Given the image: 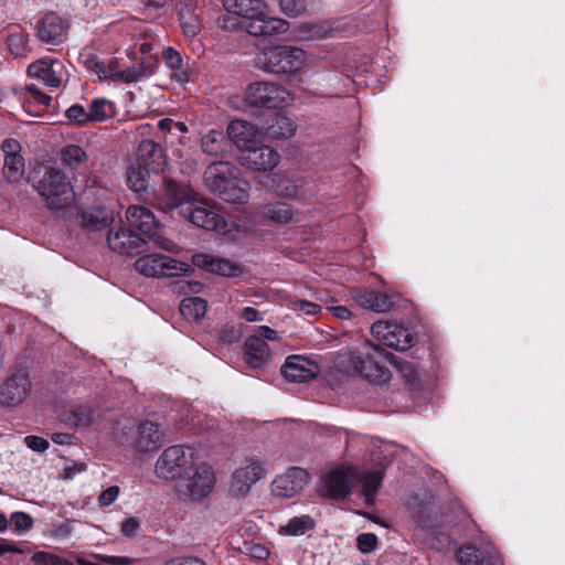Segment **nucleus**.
<instances>
[{
	"mask_svg": "<svg viewBox=\"0 0 565 565\" xmlns=\"http://www.w3.org/2000/svg\"><path fill=\"white\" fill-rule=\"evenodd\" d=\"M135 269L146 277L177 276L190 270V265L161 254H148L135 262Z\"/></svg>",
	"mask_w": 565,
	"mask_h": 565,
	"instance_id": "13",
	"label": "nucleus"
},
{
	"mask_svg": "<svg viewBox=\"0 0 565 565\" xmlns=\"http://www.w3.org/2000/svg\"><path fill=\"white\" fill-rule=\"evenodd\" d=\"M180 21L183 33L188 38L195 36L201 30V21L199 17L191 12L182 13Z\"/></svg>",
	"mask_w": 565,
	"mask_h": 565,
	"instance_id": "45",
	"label": "nucleus"
},
{
	"mask_svg": "<svg viewBox=\"0 0 565 565\" xmlns=\"http://www.w3.org/2000/svg\"><path fill=\"white\" fill-rule=\"evenodd\" d=\"M158 128L163 136L162 140L168 147L169 145H184V135L189 131L188 126L181 121H173L170 118H163L158 121Z\"/></svg>",
	"mask_w": 565,
	"mask_h": 565,
	"instance_id": "30",
	"label": "nucleus"
},
{
	"mask_svg": "<svg viewBox=\"0 0 565 565\" xmlns=\"http://www.w3.org/2000/svg\"><path fill=\"white\" fill-rule=\"evenodd\" d=\"M259 60L267 72L291 73L302 67L306 52L296 46H276L264 52Z\"/></svg>",
	"mask_w": 565,
	"mask_h": 565,
	"instance_id": "12",
	"label": "nucleus"
},
{
	"mask_svg": "<svg viewBox=\"0 0 565 565\" xmlns=\"http://www.w3.org/2000/svg\"><path fill=\"white\" fill-rule=\"evenodd\" d=\"M246 100L255 106L282 108L291 100V95L282 86L270 82H256L249 85Z\"/></svg>",
	"mask_w": 565,
	"mask_h": 565,
	"instance_id": "14",
	"label": "nucleus"
},
{
	"mask_svg": "<svg viewBox=\"0 0 565 565\" xmlns=\"http://www.w3.org/2000/svg\"><path fill=\"white\" fill-rule=\"evenodd\" d=\"M241 316L248 322L262 321L263 316L256 309L246 307L242 310Z\"/></svg>",
	"mask_w": 565,
	"mask_h": 565,
	"instance_id": "62",
	"label": "nucleus"
},
{
	"mask_svg": "<svg viewBox=\"0 0 565 565\" xmlns=\"http://www.w3.org/2000/svg\"><path fill=\"white\" fill-rule=\"evenodd\" d=\"M227 135L239 153L259 141L257 128L245 120H233L227 127Z\"/></svg>",
	"mask_w": 565,
	"mask_h": 565,
	"instance_id": "25",
	"label": "nucleus"
},
{
	"mask_svg": "<svg viewBox=\"0 0 565 565\" xmlns=\"http://www.w3.org/2000/svg\"><path fill=\"white\" fill-rule=\"evenodd\" d=\"M11 526L19 532H26L32 529L33 520L24 512H14L10 516Z\"/></svg>",
	"mask_w": 565,
	"mask_h": 565,
	"instance_id": "48",
	"label": "nucleus"
},
{
	"mask_svg": "<svg viewBox=\"0 0 565 565\" xmlns=\"http://www.w3.org/2000/svg\"><path fill=\"white\" fill-rule=\"evenodd\" d=\"M136 162L152 173L163 171L167 166V158L162 146L152 140H142L138 147V157Z\"/></svg>",
	"mask_w": 565,
	"mask_h": 565,
	"instance_id": "23",
	"label": "nucleus"
},
{
	"mask_svg": "<svg viewBox=\"0 0 565 565\" xmlns=\"http://www.w3.org/2000/svg\"><path fill=\"white\" fill-rule=\"evenodd\" d=\"M153 73L154 68L152 65L145 64L121 70L118 65V62L111 58L108 62L103 63L98 78L111 81L115 83L129 84L139 82L145 77L151 76Z\"/></svg>",
	"mask_w": 565,
	"mask_h": 565,
	"instance_id": "17",
	"label": "nucleus"
},
{
	"mask_svg": "<svg viewBox=\"0 0 565 565\" xmlns=\"http://www.w3.org/2000/svg\"><path fill=\"white\" fill-rule=\"evenodd\" d=\"M192 263L198 268L224 277H236L242 273V268L230 259L215 257L206 253L194 254Z\"/></svg>",
	"mask_w": 565,
	"mask_h": 565,
	"instance_id": "22",
	"label": "nucleus"
},
{
	"mask_svg": "<svg viewBox=\"0 0 565 565\" xmlns=\"http://www.w3.org/2000/svg\"><path fill=\"white\" fill-rule=\"evenodd\" d=\"M24 444L36 452H44L49 448V441L39 436H26Z\"/></svg>",
	"mask_w": 565,
	"mask_h": 565,
	"instance_id": "56",
	"label": "nucleus"
},
{
	"mask_svg": "<svg viewBox=\"0 0 565 565\" xmlns=\"http://www.w3.org/2000/svg\"><path fill=\"white\" fill-rule=\"evenodd\" d=\"M353 300L360 307L375 312H386L393 307V300L388 295L375 291H359Z\"/></svg>",
	"mask_w": 565,
	"mask_h": 565,
	"instance_id": "29",
	"label": "nucleus"
},
{
	"mask_svg": "<svg viewBox=\"0 0 565 565\" xmlns=\"http://www.w3.org/2000/svg\"><path fill=\"white\" fill-rule=\"evenodd\" d=\"M239 161L243 166L255 171H270L280 161L279 153L270 146L256 142L239 153Z\"/></svg>",
	"mask_w": 565,
	"mask_h": 565,
	"instance_id": "16",
	"label": "nucleus"
},
{
	"mask_svg": "<svg viewBox=\"0 0 565 565\" xmlns=\"http://www.w3.org/2000/svg\"><path fill=\"white\" fill-rule=\"evenodd\" d=\"M291 308L295 311H299L309 316H315L321 310V307L319 305L302 299L292 300Z\"/></svg>",
	"mask_w": 565,
	"mask_h": 565,
	"instance_id": "51",
	"label": "nucleus"
},
{
	"mask_svg": "<svg viewBox=\"0 0 565 565\" xmlns=\"http://www.w3.org/2000/svg\"><path fill=\"white\" fill-rule=\"evenodd\" d=\"M94 557L108 565H134L135 561L127 556H109L103 554H95Z\"/></svg>",
	"mask_w": 565,
	"mask_h": 565,
	"instance_id": "53",
	"label": "nucleus"
},
{
	"mask_svg": "<svg viewBox=\"0 0 565 565\" xmlns=\"http://www.w3.org/2000/svg\"><path fill=\"white\" fill-rule=\"evenodd\" d=\"M95 422V413L89 406H77L73 411V423L78 427H88Z\"/></svg>",
	"mask_w": 565,
	"mask_h": 565,
	"instance_id": "46",
	"label": "nucleus"
},
{
	"mask_svg": "<svg viewBox=\"0 0 565 565\" xmlns=\"http://www.w3.org/2000/svg\"><path fill=\"white\" fill-rule=\"evenodd\" d=\"M215 486V475L210 466L203 462H196L193 470L178 482L180 495L191 500L201 501L207 497Z\"/></svg>",
	"mask_w": 565,
	"mask_h": 565,
	"instance_id": "9",
	"label": "nucleus"
},
{
	"mask_svg": "<svg viewBox=\"0 0 565 565\" xmlns=\"http://www.w3.org/2000/svg\"><path fill=\"white\" fill-rule=\"evenodd\" d=\"M140 527V522L136 518H128L121 523V532L127 537H134Z\"/></svg>",
	"mask_w": 565,
	"mask_h": 565,
	"instance_id": "58",
	"label": "nucleus"
},
{
	"mask_svg": "<svg viewBox=\"0 0 565 565\" xmlns=\"http://www.w3.org/2000/svg\"><path fill=\"white\" fill-rule=\"evenodd\" d=\"M296 126L286 116H277L275 121L267 128V134L273 139H286L294 136Z\"/></svg>",
	"mask_w": 565,
	"mask_h": 565,
	"instance_id": "40",
	"label": "nucleus"
},
{
	"mask_svg": "<svg viewBox=\"0 0 565 565\" xmlns=\"http://www.w3.org/2000/svg\"><path fill=\"white\" fill-rule=\"evenodd\" d=\"M308 481V472L305 469L294 467L275 478L271 483V492L278 498H291L298 494Z\"/></svg>",
	"mask_w": 565,
	"mask_h": 565,
	"instance_id": "19",
	"label": "nucleus"
},
{
	"mask_svg": "<svg viewBox=\"0 0 565 565\" xmlns=\"http://www.w3.org/2000/svg\"><path fill=\"white\" fill-rule=\"evenodd\" d=\"M382 479L381 470L359 472L350 466L335 468L323 479V494L332 499H343L355 483H361L364 501L367 505H372Z\"/></svg>",
	"mask_w": 565,
	"mask_h": 565,
	"instance_id": "3",
	"label": "nucleus"
},
{
	"mask_svg": "<svg viewBox=\"0 0 565 565\" xmlns=\"http://www.w3.org/2000/svg\"><path fill=\"white\" fill-rule=\"evenodd\" d=\"M244 347L246 363L252 369H259L269 360V347L260 337L250 335L245 341Z\"/></svg>",
	"mask_w": 565,
	"mask_h": 565,
	"instance_id": "28",
	"label": "nucleus"
},
{
	"mask_svg": "<svg viewBox=\"0 0 565 565\" xmlns=\"http://www.w3.org/2000/svg\"><path fill=\"white\" fill-rule=\"evenodd\" d=\"M156 204L162 211H178L179 215L198 227L220 234L232 232V225L223 218L214 204L199 199L191 188L172 180L164 182L157 194Z\"/></svg>",
	"mask_w": 565,
	"mask_h": 565,
	"instance_id": "1",
	"label": "nucleus"
},
{
	"mask_svg": "<svg viewBox=\"0 0 565 565\" xmlns=\"http://www.w3.org/2000/svg\"><path fill=\"white\" fill-rule=\"evenodd\" d=\"M356 545L362 553H371L377 546V537L373 533H363L356 537Z\"/></svg>",
	"mask_w": 565,
	"mask_h": 565,
	"instance_id": "50",
	"label": "nucleus"
},
{
	"mask_svg": "<svg viewBox=\"0 0 565 565\" xmlns=\"http://www.w3.org/2000/svg\"><path fill=\"white\" fill-rule=\"evenodd\" d=\"M120 489L118 486H110L107 489H105L98 497V502L102 507H108L113 504L118 495H119Z\"/></svg>",
	"mask_w": 565,
	"mask_h": 565,
	"instance_id": "52",
	"label": "nucleus"
},
{
	"mask_svg": "<svg viewBox=\"0 0 565 565\" xmlns=\"http://www.w3.org/2000/svg\"><path fill=\"white\" fill-rule=\"evenodd\" d=\"M81 61L87 71L97 75V77L99 76L104 61H99L96 56L90 54L82 55Z\"/></svg>",
	"mask_w": 565,
	"mask_h": 565,
	"instance_id": "54",
	"label": "nucleus"
},
{
	"mask_svg": "<svg viewBox=\"0 0 565 565\" xmlns=\"http://www.w3.org/2000/svg\"><path fill=\"white\" fill-rule=\"evenodd\" d=\"M162 58L167 67L172 71V78L180 83H184L190 79V72L178 51L170 46L166 47L162 52Z\"/></svg>",
	"mask_w": 565,
	"mask_h": 565,
	"instance_id": "31",
	"label": "nucleus"
},
{
	"mask_svg": "<svg viewBox=\"0 0 565 565\" xmlns=\"http://www.w3.org/2000/svg\"><path fill=\"white\" fill-rule=\"evenodd\" d=\"M371 332L377 341L398 351L411 348L414 342L413 334L406 328L390 321L374 322Z\"/></svg>",
	"mask_w": 565,
	"mask_h": 565,
	"instance_id": "15",
	"label": "nucleus"
},
{
	"mask_svg": "<svg viewBox=\"0 0 565 565\" xmlns=\"http://www.w3.org/2000/svg\"><path fill=\"white\" fill-rule=\"evenodd\" d=\"M265 476L263 462L250 459L246 466L237 469L233 476L232 491L237 495L246 494L253 484Z\"/></svg>",
	"mask_w": 565,
	"mask_h": 565,
	"instance_id": "21",
	"label": "nucleus"
},
{
	"mask_svg": "<svg viewBox=\"0 0 565 565\" xmlns=\"http://www.w3.org/2000/svg\"><path fill=\"white\" fill-rule=\"evenodd\" d=\"M375 344L369 340L362 342L363 352L360 348H343L332 358L333 369L345 376L361 375L363 379L375 385H383L390 381V371L379 364L371 355Z\"/></svg>",
	"mask_w": 565,
	"mask_h": 565,
	"instance_id": "2",
	"label": "nucleus"
},
{
	"mask_svg": "<svg viewBox=\"0 0 565 565\" xmlns=\"http://www.w3.org/2000/svg\"><path fill=\"white\" fill-rule=\"evenodd\" d=\"M35 189L51 210L68 206L74 199L71 183L58 169L53 167L44 168Z\"/></svg>",
	"mask_w": 565,
	"mask_h": 565,
	"instance_id": "8",
	"label": "nucleus"
},
{
	"mask_svg": "<svg viewBox=\"0 0 565 565\" xmlns=\"http://www.w3.org/2000/svg\"><path fill=\"white\" fill-rule=\"evenodd\" d=\"M28 74L29 76L39 79L50 89H56L64 81L66 71L61 61L42 58L29 65Z\"/></svg>",
	"mask_w": 565,
	"mask_h": 565,
	"instance_id": "18",
	"label": "nucleus"
},
{
	"mask_svg": "<svg viewBox=\"0 0 565 565\" xmlns=\"http://www.w3.org/2000/svg\"><path fill=\"white\" fill-rule=\"evenodd\" d=\"M151 171L139 164H131L127 170V184L135 192H141L148 186V179Z\"/></svg>",
	"mask_w": 565,
	"mask_h": 565,
	"instance_id": "38",
	"label": "nucleus"
},
{
	"mask_svg": "<svg viewBox=\"0 0 565 565\" xmlns=\"http://www.w3.org/2000/svg\"><path fill=\"white\" fill-rule=\"evenodd\" d=\"M1 149L3 151L4 159L9 157H22L21 146L15 139H6L2 142Z\"/></svg>",
	"mask_w": 565,
	"mask_h": 565,
	"instance_id": "57",
	"label": "nucleus"
},
{
	"mask_svg": "<svg viewBox=\"0 0 565 565\" xmlns=\"http://www.w3.org/2000/svg\"><path fill=\"white\" fill-rule=\"evenodd\" d=\"M114 220V213L104 206H96L84 211L79 215V222L88 233L106 228Z\"/></svg>",
	"mask_w": 565,
	"mask_h": 565,
	"instance_id": "27",
	"label": "nucleus"
},
{
	"mask_svg": "<svg viewBox=\"0 0 565 565\" xmlns=\"http://www.w3.org/2000/svg\"><path fill=\"white\" fill-rule=\"evenodd\" d=\"M256 331L257 332L255 335L260 337V339H263L264 341H265V339L278 340L277 332L267 326H259V327H257Z\"/></svg>",
	"mask_w": 565,
	"mask_h": 565,
	"instance_id": "61",
	"label": "nucleus"
},
{
	"mask_svg": "<svg viewBox=\"0 0 565 565\" xmlns=\"http://www.w3.org/2000/svg\"><path fill=\"white\" fill-rule=\"evenodd\" d=\"M207 303L199 297H186L180 303V312L186 320H199L206 312Z\"/></svg>",
	"mask_w": 565,
	"mask_h": 565,
	"instance_id": "37",
	"label": "nucleus"
},
{
	"mask_svg": "<svg viewBox=\"0 0 565 565\" xmlns=\"http://www.w3.org/2000/svg\"><path fill=\"white\" fill-rule=\"evenodd\" d=\"M167 565H205L203 561L195 557L174 558L167 563Z\"/></svg>",
	"mask_w": 565,
	"mask_h": 565,
	"instance_id": "63",
	"label": "nucleus"
},
{
	"mask_svg": "<svg viewBox=\"0 0 565 565\" xmlns=\"http://www.w3.org/2000/svg\"><path fill=\"white\" fill-rule=\"evenodd\" d=\"M239 173L230 162L217 161L205 169L204 184L222 200L242 204L248 199L249 183Z\"/></svg>",
	"mask_w": 565,
	"mask_h": 565,
	"instance_id": "5",
	"label": "nucleus"
},
{
	"mask_svg": "<svg viewBox=\"0 0 565 565\" xmlns=\"http://www.w3.org/2000/svg\"><path fill=\"white\" fill-rule=\"evenodd\" d=\"M66 118L74 124L84 126L92 121L89 117V110L87 111L83 106L75 104L72 105L65 113Z\"/></svg>",
	"mask_w": 565,
	"mask_h": 565,
	"instance_id": "47",
	"label": "nucleus"
},
{
	"mask_svg": "<svg viewBox=\"0 0 565 565\" xmlns=\"http://www.w3.org/2000/svg\"><path fill=\"white\" fill-rule=\"evenodd\" d=\"M227 13L244 20L242 26L253 36H271L288 30V22L270 17L263 0H222Z\"/></svg>",
	"mask_w": 565,
	"mask_h": 565,
	"instance_id": "4",
	"label": "nucleus"
},
{
	"mask_svg": "<svg viewBox=\"0 0 565 565\" xmlns=\"http://www.w3.org/2000/svg\"><path fill=\"white\" fill-rule=\"evenodd\" d=\"M107 243L116 253L122 255H134L140 252L143 239L136 233L127 228H120L109 232Z\"/></svg>",
	"mask_w": 565,
	"mask_h": 565,
	"instance_id": "24",
	"label": "nucleus"
},
{
	"mask_svg": "<svg viewBox=\"0 0 565 565\" xmlns=\"http://www.w3.org/2000/svg\"><path fill=\"white\" fill-rule=\"evenodd\" d=\"M315 526L313 520L309 515L295 516L281 526L279 533L287 535H302Z\"/></svg>",
	"mask_w": 565,
	"mask_h": 565,
	"instance_id": "41",
	"label": "nucleus"
},
{
	"mask_svg": "<svg viewBox=\"0 0 565 565\" xmlns=\"http://www.w3.org/2000/svg\"><path fill=\"white\" fill-rule=\"evenodd\" d=\"M65 34L66 25L55 13L46 14L38 23V36L45 43L58 44L64 40Z\"/></svg>",
	"mask_w": 565,
	"mask_h": 565,
	"instance_id": "26",
	"label": "nucleus"
},
{
	"mask_svg": "<svg viewBox=\"0 0 565 565\" xmlns=\"http://www.w3.org/2000/svg\"><path fill=\"white\" fill-rule=\"evenodd\" d=\"M32 386L28 369H15L0 384V405L14 408L23 404L30 397Z\"/></svg>",
	"mask_w": 565,
	"mask_h": 565,
	"instance_id": "11",
	"label": "nucleus"
},
{
	"mask_svg": "<svg viewBox=\"0 0 565 565\" xmlns=\"http://www.w3.org/2000/svg\"><path fill=\"white\" fill-rule=\"evenodd\" d=\"M260 214L265 218L278 224H287L297 220L296 212L287 203L282 202L265 205L262 209Z\"/></svg>",
	"mask_w": 565,
	"mask_h": 565,
	"instance_id": "33",
	"label": "nucleus"
},
{
	"mask_svg": "<svg viewBox=\"0 0 565 565\" xmlns=\"http://www.w3.org/2000/svg\"><path fill=\"white\" fill-rule=\"evenodd\" d=\"M116 113L115 104L106 98H96L89 107L92 121L100 122L111 118Z\"/></svg>",
	"mask_w": 565,
	"mask_h": 565,
	"instance_id": "39",
	"label": "nucleus"
},
{
	"mask_svg": "<svg viewBox=\"0 0 565 565\" xmlns=\"http://www.w3.org/2000/svg\"><path fill=\"white\" fill-rule=\"evenodd\" d=\"M196 463L195 451L191 447L175 445L163 450L154 465L156 476L160 479L179 481L193 470Z\"/></svg>",
	"mask_w": 565,
	"mask_h": 565,
	"instance_id": "7",
	"label": "nucleus"
},
{
	"mask_svg": "<svg viewBox=\"0 0 565 565\" xmlns=\"http://www.w3.org/2000/svg\"><path fill=\"white\" fill-rule=\"evenodd\" d=\"M113 438L119 445L129 446L140 454H146L160 447L162 433L151 420L137 423L131 417H122L114 424Z\"/></svg>",
	"mask_w": 565,
	"mask_h": 565,
	"instance_id": "6",
	"label": "nucleus"
},
{
	"mask_svg": "<svg viewBox=\"0 0 565 565\" xmlns=\"http://www.w3.org/2000/svg\"><path fill=\"white\" fill-rule=\"evenodd\" d=\"M313 0H280V10L288 17L296 18L308 11Z\"/></svg>",
	"mask_w": 565,
	"mask_h": 565,
	"instance_id": "43",
	"label": "nucleus"
},
{
	"mask_svg": "<svg viewBox=\"0 0 565 565\" xmlns=\"http://www.w3.org/2000/svg\"><path fill=\"white\" fill-rule=\"evenodd\" d=\"M60 558L57 555L47 552H38L33 554L31 559L36 565H58Z\"/></svg>",
	"mask_w": 565,
	"mask_h": 565,
	"instance_id": "55",
	"label": "nucleus"
},
{
	"mask_svg": "<svg viewBox=\"0 0 565 565\" xmlns=\"http://www.w3.org/2000/svg\"><path fill=\"white\" fill-rule=\"evenodd\" d=\"M373 348L375 353L388 360L393 365H395V367L404 375L407 381L415 382L417 380V371L414 363L404 361L401 358L386 352L380 345H374Z\"/></svg>",
	"mask_w": 565,
	"mask_h": 565,
	"instance_id": "36",
	"label": "nucleus"
},
{
	"mask_svg": "<svg viewBox=\"0 0 565 565\" xmlns=\"http://www.w3.org/2000/svg\"><path fill=\"white\" fill-rule=\"evenodd\" d=\"M126 217L130 226L140 231L153 242L156 246L168 252H175L178 246L171 239L163 236L153 213L145 206H130L126 212Z\"/></svg>",
	"mask_w": 565,
	"mask_h": 565,
	"instance_id": "10",
	"label": "nucleus"
},
{
	"mask_svg": "<svg viewBox=\"0 0 565 565\" xmlns=\"http://www.w3.org/2000/svg\"><path fill=\"white\" fill-rule=\"evenodd\" d=\"M217 24L221 29L227 31L245 30V28L242 26L244 20L231 13L218 17Z\"/></svg>",
	"mask_w": 565,
	"mask_h": 565,
	"instance_id": "49",
	"label": "nucleus"
},
{
	"mask_svg": "<svg viewBox=\"0 0 565 565\" xmlns=\"http://www.w3.org/2000/svg\"><path fill=\"white\" fill-rule=\"evenodd\" d=\"M179 289L186 295L199 294L203 289V285L196 280H180L178 281Z\"/></svg>",
	"mask_w": 565,
	"mask_h": 565,
	"instance_id": "60",
	"label": "nucleus"
},
{
	"mask_svg": "<svg viewBox=\"0 0 565 565\" xmlns=\"http://www.w3.org/2000/svg\"><path fill=\"white\" fill-rule=\"evenodd\" d=\"M319 371L316 362L301 355L289 356L281 367V373L288 381L299 383L316 377Z\"/></svg>",
	"mask_w": 565,
	"mask_h": 565,
	"instance_id": "20",
	"label": "nucleus"
},
{
	"mask_svg": "<svg viewBox=\"0 0 565 565\" xmlns=\"http://www.w3.org/2000/svg\"><path fill=\"white\" fill-rule=\"evenodd\" d=\"M28 92L31 94L34 102H36L39 105L42 106H50L51 104V96L42 93L35 85H29L26 86Z\"/></svg>",
	"mask_w": 565,
	"mask_h": 565,
	"instance_id": "59",
	"label": "nucleus"
},
{
	"mask_svg": "<svg viewBox=\"0 0 565 565\" xmlns=\"http://www.w3.org/2000/svg\"><path fill=\"white\" fill-rule=\"evenodd\" d=\"M24 168L23 157H9L4 159L3 174L9 182L15 183L23 178Z\"/></svg>",
	"mask_w": 565,
	"mask_h": 565,
	"instance_id": "42",
	"label": "nucleus"
},
{
	"mask_svg": "<svg viewBox=\"0 0 565 565\" xmlns=\"http://www.w3.org/2000/svg\"><path fill=\"white\" fill-rule=\"evenodd\" d=\"M8 46L15 57H24L30 51L28 36L24 33H13L8 38Z\"/></svg>",
	"mask_w": 565,
	"mask_h": 565,
	"instance_id": "44",
	"label": "nucleus"
},
{
	"mask_svg": "<svg viewBox=\"0 0 565 565\" xmlns=\"http://www.w3.org/2000/svg\"><path fill=\"white\" fill-rule=\"evenodd\" d=\"M62 162L71 170L82 169L88 163V154L77 145H67L61 151Z\"/></svg>",
	"mask_w": 565,
	"mask_h": 565,
	"instance_id": "35",
	"label": "nucleus"
},
{
	"mask_svg": "<svg viewBox=\"0 0 565 565\" xmlns=\"http://www.w3.org/2000/svg\"><path fill=\"white\" fill-rule=\"evenodd\" d=\"M228 148L225 136L222 131L211 130L201 138V149L210 156H223Z\"/></svg>",
	"mask_w": 565,
	"mask_h": 565,
	"instance_id": "34",
	"label": "nucleus"
},
{
	"mask_svg": "<svg viewBox=\"0 0 565 565\" xmlns=\"http://www.w3.org/2000/svg\"><path fill=\"white\" fill-rule=\"evenodd\" d=\"M460 565H502L499 557L490 556L486 558L473 545L460 547L456 554Z\"/></svg>",
	"mask_w": 565,
	"mask_h": 565,
	"instance_id": "32",
	"label": "nucleus"
},
{
	"mask_svg": "<svg viewBox=\"0 0 565 565\" xmlns=\"http://www.w3.org/2000/svg\"><path fill=\"white\" fill-rule=\"evenodd\" d=\"M4 553L21 554L23 553V551L19 548L15 544L8 543L4 540H0V555Z\"/></svg>",
	"mask_w": 565,
	"mask_h": 565,
	"instance_id": "64",
	"label": "nucleus"
}]
</instances>
